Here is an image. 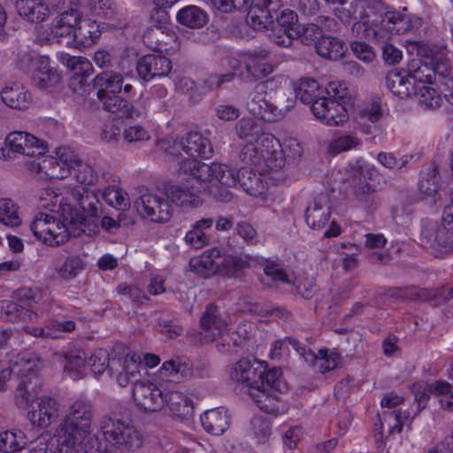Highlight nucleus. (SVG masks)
I'll use <instances>...</instances> for the list:
<instances>
[{
	"instance_id": "49530a36",
	"label": "nucleus",
	"mask_w": 453,
	"mask_h": 453,
	"mask_svg": "<svg viewBox=\"0 0 453 453\" xmlns=\"http://www.w3.org/2000/svg\"><path fill=\"white\" fill-rule=\"evenodd\" d=\"M102 197L108 205L117 210L125 211L130 208L128 194L119 187H107L104 189Z\"/></svg>"
},
{
	"instance_id": "9b49d317",
	"label": "nucleus",
	"mask_w": 453,
	"mask_h": 453,
	"mask_svg": "<svg viewBox=\"0 0 453 453\" xmlns=\"http://www.w3.org/2000/svg\"><path fill=\"white\" fill-rule=\"evenodd\" d=\"M294 88L296 96L302 103L309 104L312 113L330 111L334 109L329 105L334 103L330 101V98L323 97V88L315 79L301 78L295 83Z\"/></svg>"
},
{
	"instance_id": "f257e3e1",
	"label": "nucleus",
	"mask_w": 453,
	"mask_h": 453,
	"mask_svg": "<svg viewBox=\"0 0 453 453\" xmlns=\"http://www.w3.org/2000/svg\"><path fill=\"white\" fill-rule=\"evenodd\" d=\"M230 378L249 388L250 395L261 411L273 414L282 411L281 400L276 393L287 391L288 386L280 367L267 370L265 362L241 359L232 367Z\"/></svg>"
},
{
	"instance_id": "c9c22d12",
	"label": "nucleus",
	"mask_w": 453,
	"mask_h": 453,
	"mask_svg": "<svg viewBox=\"0 0 453 453\" xmlns=\"http://www.w3.org/2000/svg\"><path fill=\"white\" fill-rule=\"evenodd\" d=\"M144 38L150 47L155 48L158 51H167L173 48V44L176 42L177 35L169 27L148 28Z\"/></svg>"
},
{
	"instance_id": "6e6d98bb",
	"label": "nucleus",
	"mask_w": 453,
	"mask_h": 453,
	"mask_svg": "<svg viewBox=\"0 0 453 453\" xmlns=\"http://www.w3.org/2000/svg\"><path fill=\"white\" fill-rule=\"evenodd\" d=\"M0 222L9 226H17L21 223L18 206L11 199H0Z\"/></svg>"
},
{
	"instance_id": "c85d7f7f",
	"label": "nucleus",
	"mask_w": 453,
	"mask_h": 453,
	"mask_svg": "<svg viewBox=\"0 0 453 453\" xmlns=\"http://www.w3.org/2000/svg\"><path fill=\"white\" fill-rule=\"evenodd\" d=\"M16 9L19 16L31 23L42 22L50 14L49 6L42 0H17Z\"/></svg>"
},
{
	"instance_id": "052dcab7",
	"label": "nucleus",
	"mask_w": 453,
	"mask_h": 453,
	"mask_svg": "<svg viewBox=\"0 0 453 453\" xmlns=\"http://www.w3.org/2000/svg\"><path fill=\"white\" fill-rule=\"evenodd\" d=\"M84 265L78 256L68 257L58 269V275L61 279L70 280L74 279L82 270Z\"/></svg>"
},
{
	"instance_id": "dca6fc26",
	"label": "nucleus",
	"mask_w": 453,
	"mask_h": 453,
	"mask_svg": "<svg viewBox=\"0 0 453 453\" xmlns=\"http://www.w3.org/2000/svg\"><path fill=\"white\" fill-rule=\"evenodd\" d=\"M75 153L68 147L58 148L56 157H46L38 163L41 173L50 179H64L71 174V165Z\"/></svg>"
},
{
	"instance_id": "ea45409f",
	"label": "nucleus",
	"mask_w": 453,
	"mask_h": 453,
	"mask_svg": "<svg viewBox=\"0 0 453 453\" xmlns=\"http://www.w3.org/2000/svg\"><path fill=\"white\" fill-rule=\"evenodd\" d=\"M176 19L180 24L193 29L203 27L209 19L205 11L196 5L181 8L177 12Z\"/></svg>"
},
{
	"instance_id": "79ce46f5",
	"label": "nucleus",
	"mask_w": 453,
	"mask_h": 453,
	"mask_svg": "<svg viewBox=\"0 0 453 453\" xmlns=\"http://www.w3.org/2000/svg\"><path fill=\"white\" fill-rule=\"evenodd\" d=\"M140 356L134 354H127L123 361L120 362L119 366H121V371L117 374L116 380L119 386L126 387L130 382L137 380L140 377L139 367L141 366Z\"/></svg>"
},
{
	"instance_id": "1a4fd4ad",
	"label": "nucleus",
	"mask_w": 453,
	"mask_h": 453,
	"mask_svg": "<svg viewBox=\"0 0 453 453\" xmlns=\"http://www.w3.org/2000/svg\"><path fill=\"white\" fill-rule=\"evenodd\" d=\"M60 210L62 219L57 218L52 214L48 234L45 238V243L50 246H58L68 241L70 237V226L79 223L81 226V230L83 233H87L86 219L81 216H78V212L75 209L69 204H65L64 206H60Z\"/></svg>"
},
{
	"instance_id": "e2e57ef3",
	"label": "nucleus",
	"mask_w": 453,
	"mask_h": 453,
	"mask_svg": "<svg viewBox=\"0 0 453 453\" xmlns=\"http://www.w3.org/2000/svg\"><path fill=\"white\" fill-rule=\"evenodd\" d=\"M51 216L52 214L50 213L39 212L35 216L30 224V230L33 232L34 235L43 242H45V238L48 234Z\"/></svg>"
},
{
	"instance_id": "473e14b6",
	"label": "nucleus",
	"mask_w": 453,
	"mask_h": 453,
	"mask_svg": "<svg viewBox=\"0 0 453 453\" xmlns=\"http://www.w3.org/2000/svg\"><path fill=\"white\" fill-rule=\"evenodd\" d=\"M265 119L257 115H246L242 117L236 124L235 129L241 139L255 141L257 143L258 138L265 135L264 133Z\"/></svg>"
},
{
	"instance_id": "f8f14e48",
	"label": "nucleus",
	"mask_w": 453,
	"mask_h": 453,
	"mask_svg": "<svg viewBox=\"0 0 453 453\" xmlns=\"http://www.w3.org/2000/svg\"><path fill=\"white\" fill-rule=\"evenodd\" d=\"M268 36L277 45L290 47L295 39L300 36V25L297 15L291 10H283L273 20Z\"/></svg>"
},
{
	"instance_id": "7ed1b4c3",
	"label": "nucleus",
	"mask_w": 453,
	"mask_h": 453,
	"mask_svg": "<svg viewBox=\"0 0 453 453\" xmlns=\"http://www.w3.org/2000/svg\"><path fill=\"white\" fill-rule=\"evenodd\" d=\"M239 157L248 167L257 166L261 171L280 170L286 161L280 141L268 134L262 137L260 146L258 142L255 144L249 141L242 147Z\"/></svg>"
},
{
	"instance_id": "3c124183",
	"label": "nucleus",
	"mask_w": 453,
	"mask_h": 453,
	"mask_svg": "<svg viewBox=\"0 0 453 453\" xmlns=\"http://www.w3.org/2000/svg\"><path fill=\"white\" fill-rule=\"evenodd\" d=\"M74 178L83 185H93L97 182L98 175L96 170L88 164L81 160L75 154V160L72 163L71 173Z\"/></svg>"
},
{
	"instance_id": "4be33fe9",
	"label": "nucleus",
	"mask_w": 453,
	"mask_h": 453,
	"mask_svg": "<svg viewBox=\"0 0 453 453\" xmlns=\"http://www.w3.org/2000/svg\"><path fill=\"white\" fill-rule=\"evenodd\" d=\"M136 70L141 79L149 81L157 77L166 76L172 70V63L165 56L148 54L138 59Z\"/></svg>"
},
{
	"instance_id": "680f3d73",
	"label": "nucleus",
	"mask_w": 453,
	"mask_h": 453,
	"mask_svg": "<svg viewBox=\"0 0 453 453\" xmlns=\"http://www.w3.org/2000/svg\"><path fill=\"white\" fill-rule=\"evenodd\" d=\"M317 357L318 360L313 366H317V370L320 373H326L336 368L340 360V355L338 353L332 352L328 354L327 349H320Z\"/></svg>"
},
{
	"instance_id": "13d9d810",
	"label": "nucleus",
	"mask_w": 453,
	"mask_h": 453,
	"mask_svg": "<svg viewBox=\"0 0 453 453\" xmlns=\"http://www.w3.org/2000/svg\"><path fill=\"white\" fill-rule=\"evenodd\" d=\"M122 121L119 118H109L104 124L100 134L103 142L116 144L120 138Z\"/></svg>"
},
{
	"instance_id": "a878e982",
	"label": "nucleus",
	"mask_w": 453,
	"mask_h": 453,
	"mask_svg": "<svg viewBox=\"0 0 453 453\" xmlns=\"http://www.w3.org/2000/svg\"><path fill=\"white\" fill-rule=\"evenodd\" d=\"M331 216V207L328 198L326 196H320L306 208L305 222L314 230L323 228L329 221Z\"/></svg>"
},
{
	"instance_id": "4c0bfd02",
	"label": "nucleus",
	"mask_w": 453,
	"mask_h": 453,
	"mask_svg": "<svg viewBox=\"0 0 453 453\" xmlns=\"http://www.w3.org/2000/svg\"><path fill=\"white\" fill-rule=\"evenodd\" d=\"M33 379L37 381V377L35 373L29 374V376L22 379L16 388L14 402L19 409H26L29 405L32 406L38 395V390L35 388L36 382L33 385Z\"/></svg>"
},
{
	"instance_id": "2eb2a0df",
	"label": "nucleus",
	"mask_w": 453,
	"mask_h": 453,
	"mask_svg": "<svg viewBox=\"0 0 453 453\" xmlns=\"http://www.w3.org/2000/svg\"><path fill=\"white\" fill-rule=\"evenodd\" d=\"M72 201L85 214L83 218L86 219V230L88 235H95L99 232L97 224H90L86 217L96 218L100 211V202L97 195L85 187H76L70 192ZM82 217V215H81Z\"/></svg>"
},
{
	"instance_id": "39448f33",
	"label": "nucleus",
	"mask_w": 453,
	"mask_h": 453,
	"mask_svg": "<svg viewBox=\"0 0 453 453\" xmlns=\"http://www.w3.org/2000/svg\"><path fill=\"white\" fill-rule=\"evenodd\" d=\"M100 428L104 439L121 452H132L142 444V436L130 424L111 417H103Z\"/></svg>"
},
{
	"instance_id": "6ab92c4d",
	"label": "nucleus",
	"mask_w": 453,
	"mask_h": 453,
	"mask_svg": "<svg viewBox=\"0 0 453 453\" xmlns=\"http://www.w3.org/2000/svg\"><path fill=\"white\" fill-rule=\"evenodd\" d=\"M31 80L42 90L53 91L61 85L60 73L50 65L48 57H39L33 60Z\"/></svg>"
},
{
	"instance_id": "72a5a7b5",
	"label": "nucleus",
	"mask_w": 453,
	"mask_h": 453,
	"mask_svg": "<svg viewBox=\"0 0 453 453\" xmlns=\"http://www.w3.org/2000/svg\"><path fill=\"white\" fill-rule=\"evenodd\" d=\"M386 84L394 95L401 98L408 97L416 93L415 83L407 71L403 73L389 72L386 77Z\"/></svg>"
},
{
	"instance_id": "a18cd8bd",
	"label": "nucleus",
	"mask_w": 453,
	"mask_h": 453,
	"mask_svg": "<svg viewBox=\"0 0 453 453\" xmlns=\"http://www.w3.org/2000/svg\"><path fill=\"white\" fill-rule=\"evenodd\" d=\"M87 9L99 21L112 20L117 15V7L112 0H88Z\"/></svg>"
},
{
	"instance_id": "774afa93",
	"label": "nucleus",
	"mask_w": 453,
	"mask_h": 453,
	"mask_svg": "<svg viewBox=\"0 0 453 453\" xmlns=\"http://www.w3.org/2000/svg\"><path fill=\"white\" fill-rule=\"evenodd\" d=\"M264 273L273 281L288 282L286 271L278 260L266 259L263 265Z\"/></svg>"
},
{
	"instance_id": "58836bf2",
	"label": "nucleus",
	"mask_w": 453,
	"mask_h": 453,
	"mask_svg": "<svg viewBox=\"0 0 453 453\" xmlns=\"http://www.w3.org/2000/svg\"><path fill=\"white\" fill-rule=\"evenodd\" d=\"M249 195L257 196L265 191V185L260 176L251 167H242L237 171L236 185Z\"/></svg>"
},
{
	"instance_id": "5701e85b",
	"label": "nucleus",
	"mask_w": 453,
	"mask_h": 453,
	"mask_svg": "<svg viewBox=\"0 0 453 453\" xmlns=\"http://www.w3.org/2000/svg\"><path fill=\"white\" fill-rule=\"evenodd\" d=\"M176 145L178 147H181L188 156L193 157L192 160H196V157L209 158L211 157L213 153L212 146L211 144L210 140L203 136V134L198 132L188 133L179 144L174 142L173 147H175ZM168 149L169 148L165 147V150L169 154L174 155L175 149L173 148V150L170 151H168ZM185 160L186 159H182L181 161H180L179 165ZM178 170H180V168ZM179 172L181 173L180 171Z\"/></svg>"
},
{
	"instance_id": "7c9ffc66",
	"label": "nucleus",
	"mask_w": 453,
	"mask_h": 453,
	"mask_svg": "<svg viewBox=\"0 0 453 453\" xmlns=\"http://www.w3.org/2000/svg\"><path fill=\"white\" fill-rule=\"evenodd\" d=\"M101 30L96 20L82 19L74 27L73 45L74 47H90L100 37Z\"/></svg>"
},
{
	"instance_id": "c03bdc74",
	"label": "nucleus",
	"mask_w": 453,
	"mask_h": 453,
	"mask_svg": "<svg viewBox=\"0 0 453 453\" xmlns=\"http://www.w3.org/2000/svg\"><path fill=\"white\" fill-rule=\"evenodd\" d=\"M27 436L20 430L0 433V452L15 453L26 448Z\"/></svg>"
},
{
	"instance_id": "6e6552de",
	"label": "nucleus",
	"mask_w": 453,
	"mask_h": 453,
	"mask_svg": "<svg viewBox=\"0 0 453 453\" xmlns=\"http://www.w3.org/2000/svg\"><path fill=\"white\" fill-rule=\"evenodd\" d=\"M134 207L142 218L157 223L169 221L173 213L167 193L162 192L141 194L134 201Z\"/></svg>"
},
{
	"instance_id": "f03ea898",
	"label": "nucleus",
	"mask_w": 453,
	"mask_h": 453,
	"mask_svg": "<svg viewBox=\"0 0 453 453\" xmlns=\"http://www.w3.org/2000/svg\"><path fill=\"white\" fill-rule=\"evenodd\" d=\"M352 11L340 19L344 21L356 20L352 30L357 35L363 28L365 38H373L378 41L384 39L388 34H403L409 29V20L405 16L395 11H385L380 3L368 0H355L351 3Z\"/></svg>"
},
{
	"instance_id": "9d476101",
	"label": "nucleus",
	"mask_w": 453,
	"mask_h": 453,
	"mask_svg": "<svg viewBox=\"0 0 453 453\" xmlns=\"http://www.w3.org/2000/svg\"><path fill=\"white\" fill-rule=\"evenodd\" d=\"M375 171L372 168L357 170L350 179V186L359 206L368 213H373L380 205L374 188L368 180H372Z\"/></svg>"
},
{
	"instance_id": "412c9836",
	"label": "nucleus",
	"mask_w": 453,
	"mask_h": 453,
	"mask_svg": "<svg viewBox=\"0 0 453 453\" xmlns=\"http://www.w3.org/2000/svg\"><path fill=\"white\" fill-rule=\"evenodd\" d=\"M280 6V0H256L248 10L247 23L257 31L270 30L273 24L272 13Z\"/></svg>"
},
{
	"instance_id": "864d4df0",
	"label": "nucleus",
	"mask_w": 453,
	"mask_h": 453,
	"mask_svg": "<svg viewBox=\"0 0 453 453\" xmlns=\"http://www.w3.org/2000/svg\"><path fill=\"white\" fill-rule=\"evenodd\" d=\"M250 258L248 257H225L220 262V273L230 277L238 276L239 273L250 266Z\"/></svg>"
},
{
	"instance_id": "4468645a",
	"label": "nucleus",
	"mask_w": 453,
	"mask_h": 453,
	"mask_svg": "<svg viewBox=\"0 0 453 453\" xmlns=\"http://www.w3.org/2000/svg\"><path fill=\"white\" fill-rule=\"evenodd\" d=\"M422 245L433 250L435 257H442L453 251V232L442 222L434 226L424 225L420 234Z\"/></svg>"
},
{
	"instance_id": "69168bd1",
	"label": "nucleus",
	"mask_w": 453,
	"mask_h": 453,
	"mask_svg": "<svg viewBox=\"0 0 453 453\" xmlns=\"http://www.w3.org/2000/svg\"><path fill=\"white\" fill-rule=\"evenodd\" d=\"M177 88L188 96V102L192 104H198L203 98V92L196 87L195 81L188 77H182L178 81Z\"/></svg>"
},
{
	"instance_id": "423d86ee",
	"label": "nucleus",
	"mask_w": 453,
	"mask_h": 453,
	"mask_svg": "<svg viewBox=\"0 0 453 453\" xmlns=\"http://www.w3.org/2000/svg\"><path fill=\"white\" fill-rule=\"evenodd\" d=\"M180 171L190 173L197 181L210 182L213 178L221 185L226 187H235L237 172L231 166L212 163L208 165L196 160H185L180 164Z\"/></svg>"
},
{
	"instance_id": "f3484780",
	"label": "nucleus",
	"mask_w": 453,
	"mask_h": 453,
	"mask_svg": "<svg viewBox=\"0 0 453 453\" xmlns=\"http://www.w3.org/2000/svg\"><path fill=\"white\" fill-rule=\"evenodd\" d=\"M188 175L186 182L171 186L167 189L168 198L180 207L196 208L202 204L199 194L203 191V182L195 180L190 173H184Z\"/></svg>"
},
{
	"instance_id": "37998d69",
	"label": "nucleus",
	"mask_w": 453,
	"mask_h": 453,
	"mask_svg": "<svg viewBox=\"0 0 453 453\" xmlns=\"http://www.w3.org/2000/svg\"><path fill=\"white\" fill-rule=\"evenodd\" d=\"M65 363L64 372L73 380H79L85 375L88 359L84 351L72 350L65 356Z\"/></svg>"
},
{
	"instance_id": "20e7f679",
	"label": "nucleus",
	"mask_w": 453,
	"mask_h": 453,
	"mask_svg": "<svg viewBox=\"0 0 453 453\" xmlns=\"http://www.w3.org/2000/svg\"><path fill=\"white\" fill-rule=\"evenodd\" d=\"M93 417V406L89 402H74L69 408L68 416L57 429L58 440L61 443L82 442L92 432Z\"/></svg>"
},
{
	"instance_id": "4d7b16f0",
	"label": "nucleus",
	"mask_w": 453,
	"mask_h": 453,
	"mask_svg": "<svg viewBox=\"0 0 453 453\" xmlns=\"http://www.w3.org/2000/svg\"><path fill=\"white\" fill-rule=\"evenodd\" d=\"M38 206L50 212L55 213V207L64 206L61 204L60 196L54 188H45L41 189L37 194Z\"/></svg>"
},
{
	"instance_id": "0eeeda50",
	"label": "nucleus",
	"mask_w": 453,
	"mask_h": 453,
	"mask_svg": "<svg viewBox=\"0 0 453 453\" xmlns=\"http://www.w3.org/2000/svg\"><path fill=\"white\" fill-rule=\"evenodd\" d=\"M5 146L0 148V158L12 159L16 154L40 157L46 152V144L27 132H12L5 138Z\"/></svg>"
},
{
	"instance_id": "8fccbe9b",
	"label": "nucleus",
	"mask_w": 453,
	"mask_h": 453,
	"mask_svg": "<svg viewBox=\"0 0 453 453\" xmlns=\"http://www.w3.org/2000/svg\"><path fill=\"white\" fill-rule=\"evenodd\" d=\"M27 453H53L57 449H60L61 446H58L57 432L54 437H50L49 434H42L35 440L28 441L27 439Z\"/></svg>"
},
{
	"instance_id": "cd10ccee",
	"label": "nucleus",
	"mask_w": 453,
	"mask_h": 453,
	"mask_svg": "<svg viewBox=\"0 0 453 453\" xmlns=\"http://www.w3.org/2000/svg\"><path fill=\"white\" fill-rule=\"evenodd\" d=\"M94 87L97 89L98 98L106 97L108 93H119L123 87L124 78L119 72L104 70L93 80Z\"/></svg>"
},
{
	"instance_id": "ddd939ff",
	"label": "nucleus",
	"mask_w": 453,
	"mask_h": 453,
	"mask_svg": "<svg viewBox=\"0 0 453 453\" xmlns=\"http://www.w3.org/2000/svg\"><path fill=\"white\" fill-rule=\"evenodd\" d=\"M133 398L136 405L146 412H155L160 411L165 403L162 389L155 383L147 380H134Z\"/></svg>"
},
{
	"instance_id": "bb28decb",
	"label": "nucleus",
	"mask_w": 453,
	"mask_h": 453,
	"mask_svg": "<svg viewBox=\"0 0 453 453\" xmlns=\"http://www.w3.org/2000/svg\"><path fill=\"white\" fill-rule=\"evenodd\" d=\"M323 97L330 98L334 104L331 111L338 113L341 111L349 112L353 110V99L349 96L346 85L341 81H331L323 88Z\"/></svg>"
},
{
	"instance_id": "393cba45",
	"label": "nucleus",
	"mask_w": 453,
	"mask_h": 453,
	"mask_svg": "<svg viewBox=\"0 0 453 453\" xmlns=\"http://www.w3.org/2000/svg\"><path fill=\"white\" fill-rule=\"evenodd\" d=\"M221 252L219 249H211L202 256L194 257L189 262L190 270L202 278H209L220 273Z\"/></svg>"
},
{
	"instance_id": "c756f323",
	"label": "nucleus",
	"mask_w": 453,
	"mask_h": 453,
	"mask_svg": "<svg viewBox=\"0 0 453 453\" xmlns=\"http://www.w3.org/2000/svg\"><path fill=\"white\" fill-rule=\"evenodd\" d=\"M203 429L212 435H221L229 426L230 417L223 408H216L204 411L201 415Z\"/></svg>"
},
{
	"instance_id": "09e8293b",
	"label": "nucleus",
	"mask_w": 453,
	"mask_h": 453,
	"mask_svg": "<svg viewBox=\"0 0 453 453\" xmlns=\"http://www.w3.org/2000/svg\"><path fill=\"white\" fill-rule=\"evenodd\" d=\"M39 318L38 314L29 307L12 301H6L5 319L10 322L35 321Z\"/></svg>"
},
{
	"instance_id": "bf43d9fd",
	"label": "nucleus",
	"mask_w": 453,
	"mask_h": 453,
	"mask_svg": "<svg viewBox=\"0 0 453 453\" xmlns=\"http://www.w3.org/2000/svg\"><path fill=\"white\" fill-rule=\"evenodd\" d=\"M438 168L434 166L427 173H424L418 183V189L426 196H434L439 189Z\"/></svg>"
},
{
	"instance_id": "a19ab883",
	"label": "nucleus",
	"mask_w": 453,
	"mask_h": 453,
	"mask_svg": "<svg viewBox=\"0 0 453 453\" xmlns=\"http://www.w3.org/2000/svg\"><path fill=\"white\" fill-rule=\"evenodd\" d=\"M119 365V359L112 358L110 361L109 352L104 349L95 350L88 359V365L96 376L102 374L107 369L108 374L111 377L114 374L115 365Z\"/></svg>"
},
{
	"instance_id": "b1692460",
	"label": "nucleus",
	"mask_w": 453,
	"mask_h": 453,
	"mask_svg": "<svg viewBox=\"0 0 453 453\" xmlns=\"http://www.w3.org/2000/svg\"><path fill=\"white\" fill-rule=\"evenodd\" d=\"M58 417V403L50 396H42L32 405L27 412V418L33 426L45 428L52 424Z\"/></svg>"
},
{
	"instance_id": "de8ad7c7",
	"label": "nucleus",
	"mask_w": 453,
	"mask_h": 453,
	"mask_svg": "<svg viewBox=\"0 0 453 453\" xmlns=\"http://www.w3.org/2000/svg\"><path fill=\"white\" fill-rule=\"evenodd\" d=\"M429 52L431 58H433V70L434 73V83L437 82V79L442 80L441 83L445 86V82L450 74V65L449 59L446 58V54L442 50H435L429 47Z\"/></svg>"
},
{
	"instance_id": "2f4dec72",
	"label": "nucleus",
	"mask_w": 453,
	"mask_h": 453,
	"mask_svg": "<svg viewBox=\"0 0 453 453\" xmlns=\"http://www.w3.org/2000/svg\"><path fill=\"white\" fill-rule=\"evenodd\" d=\"M1 98L10 108L18 111L27 110L32 102L28 91L18 83L4 87L1 91Z\"/></svg>"
},
{
	"instance_id": "a211bd4d",
	"label": "nucleus",
	"mask_w": 453,
	"mask_h": 453,
	"mask_svg": "<svg viewBox=\"0 0 453 453\" xmlns=\"http://www.w3.org/2000/svg\"><path fill=\"white\" fill-rule=\"evenodd\" d=\"M201 335L206 342H211L223 337L227 331V324L222 317L219 308L214 303L206 305L200 318Z\"/></svg>"
},
{
	"instance_id": "338daca9",
	"label": "nucleus",
	"mask_w": 453,
	"mask_h": 453,
	"mask_svg": "<svg viewBox=\"0 0 453 453\" xmlns=\"http://www.w3.org/2000/svg\"><path fill=\"white\" fill-rule=\"evenodd\" d=\"M229 188L216 182L211 184L203 182V191L216 201L227 203L233 199V193L228 189Z\"/></svg>"
},
{
	"instance_id": "603ef678",
	"label": "nucleus",
	"mask_w": 453,
	"mask_h": 453,
	"mask_svg": "<svg viewBox=\"0 0 453 453\" xmlns=\"http://www.w3.org/2000/svg\"><path fill=\"white\" fill-rule=\"evenodd\" d=\"M63 62L73 72L75 76L73 80L80 79L79 83H82L83 78L91 75L93 73L92 64L84 57L66 55L63 58Z\"/></svg>"
},
{
	"instance_id": "aec40b11",
	"label": "nucleus",
	"mask_w": 453,
	"mask_h": 453,
	"mask_svg": "<svg viewBox=\"0 0 453 453\" xmlns=\"http://www.w3.org/2000/svg\"><path fill=\"white\" fill-rule=\"evenodd\" d=\"M419 58H414L408 64L407 73L414 83H434V73L433 70V58L429 52V47L415 43Z\"/></svg>"
},
{
	"instance_id": "f704fd0d",
	"label": "nucleus",
	"mask_w": 453,
	"mask_h": 453,
	"mask_svg": "<svg viewBox=\"0 0 453 453\" xmlns=\"http://www.w3.org/2000/svg\"><path fill=\"white\" fill-rule=\"evenodd\" d=\"M348 50L346 43L334 36H323L316 42V51L323 58L339 60Z\"/></svg>"
},
{
	"instance_id": "5fc2aeb1",
	"label": "nucleus",
	"mask_w": 453,
	"mask_h": 453,
	"mask_svg": "<svg viewBox=\"0 0 453 453\" xmlns=\"http://www.w3.org/2000/svg\"><path fill=\"white\" fill-rule=\"evenodd\" d=\"M63 5H67V10L62 12L54 20L55 23L76 27L81 19V13L77 9L78 0H59Z\"/></svg>"
},
{
	"instance_id": "0e129e2a",
	"label": "nucleus",
	"mask_w": 453,
	"mask_h": 453,
	"mask_svg": "<svg viewBox=\"0 0 453 453\" xmlns=\"http://www.w3.org/2000/svg\"><path fill=\"white\" fill-rule=\"evenodd\" d=\"M103 109L109 113H131L134 107L119 96L104 97Z\"/></svg>"
},
{
	"instance_id": "e433bc0d",
	"label": "nucleus",
	"mask_w": 453,
	"mask_h": 453,
	"mask_svg": "<svg viewBox=\"0 0 453 453\" xmlns=\"http://www.w3.org/2000/svg\"><path fill=\"white\" fill-rule=\"evenodd\" d=\"M165 403L173 416L180 419H188L193 414L191 400L180 391H171L165 394Z\"/></svg>"
}]
</instances>
